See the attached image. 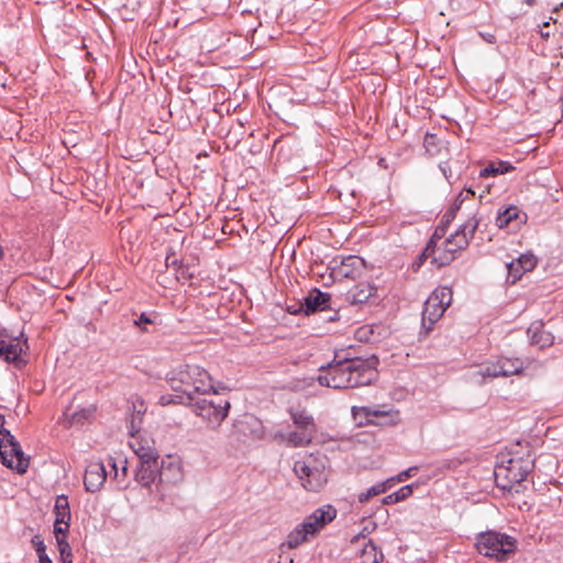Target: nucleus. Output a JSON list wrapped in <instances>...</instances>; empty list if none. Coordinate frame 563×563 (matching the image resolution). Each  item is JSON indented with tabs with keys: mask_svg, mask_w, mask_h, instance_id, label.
<instances>
[{
	"mask_svg": "<svg viewBox=\"0 0 563 563\" xmlns=\"http://www.w3.org/2000/svg\"><path fill=\"white\" fill-rule=\"evenodd\" d=\"M377 358L371 357L367 360L360 357H344L334 360L327 366H321L323 374L317 378L321 386L342 389V388H356L372 384L376 377Z\"/></svg>",
	"mask_w": 563,
	"mask_h": 563,
	"instance_id": "nucleus-1",
	"label": "nucleus"
},
{
	"mask_svg": "<svg viewBox=\"0 0 563 563\" xmlns=\"http://www.w3.org/2000/svg\"><path fill=\"white\" fill-rule=\"evenodd\" d=\"M481 221L482 219L476 214L470 217L454 234L443 242L442 247H438L437 242L443 238L444 230L437 228L423 250L421 257H431L432 263L437 264L439 267L449 265L455 258V253L464 250L468 245Z\"/></svg>",
	"mask_w": 563,
	"mask_h": 563,
	"instance_id": "nucleus-2",
	"label": "nucleus"
},
{
	"mask_svg": "<svg viewBox=\"0 0 563 563\" xmlns=\"http://www.w3.org/2000/svg\"><path fill=\"white\" fill-rule=\"evenodd\" d=\"M166 379L170 388L179 393L187 402L209 394L214 387L210 374L196 364H185L172 369Z\"/></svg>",
	"mask_w": 563,
	"mask_h": 563,
	"instance_id": "nucleus-3",
	"label": "nucleus"
},
{
	"mask_svg": "<svg viewBox=\"0 0 563 563\" xmlns=\"http://www.w3.org/2000/svg\"><path fill=\"white\" fill-rule=\"evenodd\" d=\"M187 406H190L192 412L206 421L211 429L221 426L231 407L229 399L220 396L214 388L209 394L187 402Z\"/></svg>",
	"mask_w": 563,
	"mask_h": 563,
	"instance_id": "nucleus-4",
	"label": "nucleus"
},
{
	"mask_svg": "<svg viewBox=\"0 0 563 563\" xmlns=\"http://www.w3.org/2000/svg\"><path fill=\"white\" fill-rule=\"evenodd\" d=\"M475 547L479 554L505 562L516 552L517 540L506 533L488 530L477 534Z\"/></svg>",
	"mask_w": 563,
	"mask_h": 563,
	"instance_id": "nucleus-5",
	"label": "nucleus"
},
{
	"mask_svg": "<svg viewBox=\"0 0 563 563\" xmlns=\"http://www.w3.org/2000/svg\"><path fill=\"white\" fill-rule=\"evenodd\" d=\"M533 468L530 457H511L507 464H500L495 470L496 485L509 493H520L521 483L525 482Z\"/></svg>",
	"mask_w": 563,
	"mask_h": 563,
	"instance_id": "nucleus-6",
	"label": "nucleus"
},
{
	"mask_svg": "<svg viewBox=\"0 0 563 563\" xmlns=\"http://www.w3.org/2000/svg\"><path fill=\"white\" fill-rule=\"evenodd\" d=\"M324 456L310 454L294 464V472L301 481V485L310 492L320 490L327 483Z\"/></svg>",
	"mask_w": 563,
	"mask_h": 563,
	"instance_id": "nucleus-7",
	"label": "nucleus"
},
{
	"mask_svg": "<svg viewBox=\"0 0 563 563\" xmlns=\"http://www.w3.org/2000/svg\"><path fill=\"white\" fill-rule=\"evenodd\" d=\"M3 424L4 417H0V460L8 468L23 474L29 467V457L24 455L20 443L9 430L3 428Z\"/></svg>",
	"mask_w": 563,
	"mask_h": 563,
	"instance_id": "nucleus-8",
	"label": "nucleus"
},
{
	"mask_svg": "<svg viewBox=\"0 0 563 563\" xmlns=\"http://www.w3.org/2000/svg\"><path fill=\"white\" fill-rule=\"evenodd\" d=\"M452 301V290L449 287H438L428 297L422 311V328L426 333L432 330Z\"/></svg>",
	"mask_w": 563,
	"mask_h": 563,
	"instance_id": "nucleus-9",
	"label": "nucleus"
},
{
	"mask_svg": "<svg viewBox=\"0 0 563 563\" xmlns=\"http://www.w3.org/2000/svg\"><path fill=\"white\" fill-rule=\"evenodd\" d=\"M525 368V362L520 358L500 357L496 362L487 363L481 371L482 377H508L520 374Z\"/></svg>",
	"mask_w": 563,
	"mask_h": 563,
	"instance_id": "nucleus-10",
	"label": "nucleus"
},
{
	"mask_svg": "<svg viewBox=\"0 0 563 563\" xmlns=\"http://www.w3.org/2000/svg\"><path fill=\"white\" fill-rule=\"evenodd\" d=\"M352 415L360 424H373L378 419H387V422H399L400 412L397 409L388 408L385 409L379 407H353Z\"/></svg>",
	"mask_w": 563,
	"mask_h": 563,
	"instance_id": "nucleus-11",
	"label": "nucleus"
},
{
	"mask_svg": "<svg viewBox=\"0 0 563 563\" xmlns=\"http://www.w3.org/2000/svg\"><path fill=\"white\" fill-rule=\"evenodd\" d=\"M365 269L364 261L358 256L344 257L341 263L332 268V277L338 280L344 278L356 279L362 276Z\"/></svg>",
	"mask_w": 563,
	"mask_h": 563,
	"instance_id": "nucleus-12",
	"label": "nucleus"
},
{
	"mask_svg": "<svg viewBox=\"0 0 563 563\" xmlns=\"http://www.w3.org/2000/svg\"><path fill=\"white\" fill-rule=\"evenodd\" d=\"M336 517V509L327 505L324 507L316 509L311 515L306 517L303 520V528L308 530L310 536H314L328 523H330Z\"/></svg>",
	"mask_w": 563,
	"mask_h": 563,
	"instance_id": "nucleus-13",
	"label": "nucleus"
},
{
	"mask_svg": "<svg viewBox=\"0 0 563 563\" xmlns=\"http://www.w3.org/2000/svg\"><path fill=\"white\" fill-rule=\"evenodd\" d=\"M331 296L328 292H322L318 289L310 291L300 303L299 311H303L305 314H310L316 311H324L330 308ZM298 310L292 311L297 313Z\"/></svg>",
	"mask_w": 563,
	"mask_h": 563,
	"instance_id": "nucleus-14",
	"label": "nucleus"
},
{
	"mask_svg": "<svg viewBox=\"0 0 563 563\" xmlns=\"http://www.w3.org/2000/svg\"><path fill=\"white\" fill-rule=\"evenodd\" d=\"M107 478L102 462H91L85 472L84 485L87 492L96 493L101 489Z\"/></svg>",
	"mask_w": 563,
	"mask_h": 563,
	"instance_id": "nucleus-15",
	"label": "nucleus"
},
{
	"mask_svg": "<svg viewBox=\"0 0 563 563\" xmlns=\"http://www.w3.org/2000/svg\"><path fill=\"white\" fill-rule=\"evenodd\" d=\"M27 349V342L20 340H7L1 335L0 356L7 362H16L20 355Z\"/></svg>",
	"mask_w": 563,
	"mask_h": 563,
	"instance_id": "nucleus-16",
	"label": "nucleus"
},
{
	"mask_svg": "<svg viewBox=\"0 0 563 563\" xmlns=\"http://www.w3.org/2000/svg\"><path fill=\"white\" fill-rule=\"evenodd\" d=\"M288 413L294 422V424L298 429H302L309 431L311 433H316L317 427L312 415L306 408L300 406L298 407H289Z\"/></svg>",
	"mask_w": 563,
	"mask_h": 563,
	"instance_id": "nucleus-17",
	"label": "nucleus"
},
{
	"mask_svg": "<svg viewBox=\"0 0 563 563\" xmlns=\"http://www.w3.org/2000/svg\"><path fill=\"white\" fill-rule=\"evenodd\" d=\"M527 334L531 345H537L541 349L553 344L554 338L550 332L544 331L543 324L540 322L532 323Z\"/></svg>",
	"mask_w": 563,
	"mask_h": 563,
	"instance_id": "nucleus-18",
	"label": "nucleus"
},
{
	"mask_svg": "<svg viewBox=\"0 0 563 563\" xmlns=\"http://www.w3.org/2000/svg\"><path fill=\"white\" fill-rule=\"evenodd\" d=\"M375 292L376 288L369 283H360L347 291L346 299L352 305H360L366 302Z\"/></svg>",
	"mask_w": 563,
	"mask_h": 563,
	"instance_id": "nucleus-19",
	"label": "nucleus"
},
{
	"mask_svg": "<svg viewBox=\"0 0 563 563\" xmlns=\"http://www.w3.org/2000/svg\"><path fill=\"white\" fill-rule=\"evenodd\" d=\"M181 468L178 463L174 462H162L161 470L157 473V481L159 484L163 483H177L181 479Z\"/></svg>",
	"mask_w": 563,
	"mask_h": 563,
	"instance_id": "nucleus-20",
	"label": "nucleus"
},
{
	"mask_svg": "<svg viewBox=\"0 0 563 563\" xmlns=\"http://www.w3.org/2000/svg\"><path fill=\"white\" fill-rule=\"evenodd\" d=\"M157 463L140 464L135 474V481L143 487H150L157 478L156 474Z\"/></svg>",
	"mask_w": 563,
	"mask_h": 563,
	"instance_id": "nucleus-21",
	"label": "nucleus"
},
{
	"mask_svg": "<svg viewBox=\"0 0 563 563\" xmlns=\"http://www.w3.org/2000/svg\"><path fill=\"white\" fill-rule=\"evenodd\" d=\"M515 169V166L507 161H495L489 162L486 167L481 169L479 177L486 178V177H495L498 175H504L507 173H510Z\"/></svg>",
	"mask_w": 563,
	"mask_h": 563,
	"instance_id": "nucleus-22",
	"label": "nucleus"
},
{
	"mask_svg": "<svg viewBox=\"0 0 563 563\" xmlns=\"http://www.w3.org/2000/svg\"><path fill=\"white\" fill-rule=\"evenodd\" d=\"M55 521L58 523L70 522L71 514L66 495H58L54 505Z\"/></svg>",
	"mask_w": 563,
	"mask_h": 563,
	"instance_id": "nucleus-23",
	"label": "nucleus"
},
{
	"mask_svg": "<svg viewBox=\"0 0 563 563\" xmlns=\"http://www.w3.org/2000/svg\"><path fill=\"white\" fill-rule=\"evenodd\" d=\"M314 433L309 431L299 429L297 431H291L285 437V441L288 445L298 448L305 446L311 443Z\"/></svg>",
	"mask_w": 563,
	"mask_h": 563,
	"instance_id": "nucleus-24",
	"label": "nucleus"
},
{
	"mask_svg": "<svg viewBox=\"0 0 563 563\" xmlns=\"http://www.w3.org/2000/svg\"><path fill=\"white\" fill-rule=\"evenodd\" d=\"M383 558L382 551L371 540L363 545L360 552L361 563H380Z\"/></svg>",
	"mask_w": 563,
	"mask_h": 563,
	"instance_id": "nucleus-25",
	"label": "nucleus"
},
{
	"mask_svg": "<svg viewBox=\"0 0 563 563\" xmlns=\"http://www.w3.org/2000/svg\"><path fill=\"white\" fill-rule=\"evenodd\" d=\"M310 533L306 528H303V523L298 525L287 537L285 544L289 549H296L306 542L309 538Z\"/></svg>",
	"mask_w": 563,
	"mask_h": 563,
	"instance_id": "nucleus-26",
	"label": "nucleus"
},
{
	"mask_svg": "<svg viewBox=\"0 0 563 563\" xmlns=\"http://www.w3.org/2000/svg\"><path fill=\"white\" fill-rule=\"evenodd\" d=\"M519 209L516 206H509L503 211H499L496 217V225L499 229L508 227L511 222L519 219Z\"/></svg>",
	"mask_w": 563,
	"mask_h": 563,
	"instance_id": "nucleus-27",
	"label": "nucleus"
},
{
	"mask_svg": "<svg viewBox=\"0 0 563 563\" xmlns=\"http://www.w3.org/2000/svg\"><path fill=\"white\" fill-rule=\"evenodd\" d=\"M131 446L139 456L140 464L157 463L158 454L155 449L145 448L140 443L132 444Z\"/></svg>",
	"mask_w": 563,
	"mask_h": 563,
	"instance_id": "nucleus-28",
	"label": "nucleus"
},
{
	"mask_svg": "<svg viewBox=\"0 0 563 563\" xmlns=\"http://www.w3.org/2000/svg\"><path fill=\"white\" fill-rule=\"evenodd\" d=\"M413 492V485H406L399 488L397 492L389 494L383 498L384 505H393L407 499Z\"/></svg>",
	"mask_w": 563,
	"mask_h": 563,
	"instance_id": "nucleus-29",
	"label": "nucleus"
},
{
	"mask_svg": "<svg viewBox=\"0 0 563 563\" xmlns=\"http://www.w3.org/2000/svg\"><path fill=\"white\" fill-rule=\"evenodd\" d=\"M389 487V481H386V482H383V483H378V484H375L373 485L372 487H369L367 490L365 492H362L360 495H358V501L360 503H366L372 497L374 496H377V495H380L383 493H385L387 490V488Z\"/></svg>",
	"mask_w": 563,
	"mask_h": 563,
	"instance_id": "nucleus-30",
	"label": "nucleus"
},
{
	"mask_svg": "<svg viewBox=\"0 0 563 563\" xmlns=\"http://www.w3.org/2000/svg\"><path fill=\"white\" fill-rule=\"evenodd\" d=\"M537 263V257L531 253L522 254L517 258V265L521 267V273L531 272Z\"/></svg>",
	"mask_w": 563,
	"mask_h": 563,
	"instance_id": "nucleus-31",
	"label": "nucleus"
},
{
	"mask_svg": "<svg viewBox=\"0 0 563 563\" xmlns=\"http://www.w3.org/2000/svg\"><path fill=\"white\" fill-rule=\"evenodd\" d=\"M475 192L472 189L466 190V192H460L455 202L452 207L446 211L445 217L455 218L457 210L461 208L462 202L467 199L470 196L474 197Z\"/></svg>",
	"mask_w": 563,
	"mask_h": 563,
	"instance_id": "nucleus-32",
	"label": "nucleus"
},
{
	"mask_svg": "<svg viewBox=\"0 0 563 563\" xmlns=\"http://www.w3.org/2000/svg\"><path fill=\"white\" fill-rule=\"evenodd\" d=\"M475 192L472 189L466 190V192H460L455 202L452 207L446 211L445 217L455 218L457 210L461 208L462 202L467 199L470 196L474 197Z\"/></svg>",
	"mask_w": 563,
	"mask_h": 563,
	"instance_id": "nucleus-33",
	"label": "nucleus"
},
{
	"mask_svg": "<svg viewBox=\"0 0 563 563\" xmlns=\"http://www.w3.org/2000/svg\"><path fill=\"white\" fill-rule=\"evenodd\" d=\"M475 192L472 189L466 190V192H460L455 202L452 207L446 211L445 217L455 218L457 210L461 208L462 202L467 199L470 196L474 197Z\"/></svg>",
	"mask_w": 563,
	"mask_h": 563,
	"instance_id": "nucleus-34",
	"label": "nucleus"
},
{
	"mask_svg": "<svg viewBox=\"0 0 563 563\" xmlns=\"http://www.w3.org/2000/svg\"><path fill=\"white\" fill-rule=\"evenodd\" d=\"M508 267V280L515 284L525 273H521V267L517 265V260L507 264Z\"/></svg>",
	"mask_w": 563,
	"mask_h": 563,
	"instance_id": "nucleus-35",
	"label": "nucleus"
},
{
	"mask_svg": "<svg viewBox=\"0 0 563 563\" xmlns=\"http://www.w3.org/2000/svg\"><path fill=\"white\" fill-rule=\"evenodd\" d=\"M132 407H133V413H132L131 423H132V428H134L136 421H137V423H140L142 421V416L146 409L144 407L143 401L139 402V400L133 401Z\"/></svg>",
	"mask_w": 563,
	"mask_h": 563,
	"instance_id": "nucleus-36",
	"label": "nucleus"
},
{
	"mask_svg": "<svg viewBox=\"0 0 563 563\" xmlns=\"http://www.w3.org/2000/svg\"><path fill=\"white\" fill-rule=\"evenodd\" d=\"M159 404L162 406H167L170 404H181L187 406V400H184L181 398V395L179 393H176L175 395H163L159 397Z\"/></svg>",
	"mask_w": 563,
	"mask_h": 563,
	"instance_id": "nucleus-37",
	"label": "nucleus"
},
{
	"mask_svg": "<svg viewBox=\"0 0 563 563\" xmlns=\"http://www.w3.org/2000/svg\"><path fill=\"white\" fill-rule=\"evenodd\" d=\"M70 522L67 523H58L57 521H54V534L56 538V541L65 540L69 530Z\"/></svg>",
	"mask_w": 563,
	"mask_h": 563,
	"instance_id": "nucleus-38",
	"label": "nucleus"
},
{
	"mask_svg": "<svg viewBox=\"0 0 563 563\" xmlns=\"http://www.w3.org/2000/svg\"><path fill=\"white\" fill-rule=\"evenodd\" d=\"M154 321L152 318L146 313L142 312L137 319L133 321V324L137 327L142 332H147V325L152 324Z\"/></svg>",
	"mask_w": 563,
	"mask_h": 563,
	"instance_id": "nucleus-39",
	"label": "nucleus"
},
{
	"mask_svg": "<svg viewBox=\"0 0 563 563\" xmlns=\"http://www.w3.org/2000/svg\"><path fill=\"white\" fill-rule=\"evenodd\" d=\"M90 415H91V410L90 409H82L80 411L74 412L70 416L69 422H70V424L82 423L86 419L89 418Z\"/></svg>",
	"mask_w": 563,
	"mask_h": 563,
	"instance_id": "nucleus-40",
	"label": "nucleus"
},
{
	"mask_svg": "<svg viewBox=\"0 0 563 563\" xmlns=\"http://www.w3.org/2000/svg\"><path fill=\"white\" fill-rule=\"evenodd\" d=\"M416 472H417V467L416 466L409 467L408 470L400 472L396 477H393V478L388 479L389 481V485L391 483H394V482H404L408 477L415 475Z\"/></svg>",
	"mask_w": 563,
	"mask_h": 563,
	"instance_id": "nucleus-41",
	"label": "nucleus"
},
{
	"mask_svg": "<svg viewBox=\"0 0 563 563\" xmlns=\"http://www.w3.org/2000/svg\"><path fill=\"white\" fill-rule=\"evenodd\" d=\"M56 542H57V548H58L60 556H65V558L73 556L71 548L66 539L65 540L63 539V540H59Z\"/></svg>",
	"mask_w": 563,
	"mask_h": 563,
	"instance_id": "nucleus-42",
	"label": "nucleus"
},
{
	"mask_svg": "<svg viewBox=\"0 0 563 563\" xmlns=\"http://www.w3.org/2000/svg\"><path fill=\"white\" fill-rule=\"evenodd\" d=\"M32 544L35 548L37 555H42L46 553V545L44 541L40 538V536H34L32 538Z\"/></svg>",
	"mask_w": 563,
	"mask_h": 563,
	"instance_id": "nucleus-43",
	"label": "nucleus"
},
{
	"mask_svg": "<svg viewBox=\"0 0 563 563\" xmlns=\"http://www.w3.org/2000/svg\"><path fill=\"white\" fill-rule=\"evenodd\" d=\"M166 266L179 268V267H181V263L175 257L174 254H167L166 255Z\"/></svg>",
	"mask_w": 563,
	"mask_h": 563,
	"instance_id": "nucleus-44",
	"label": "nucleus"
},
{
	"mask_svg": "<svg viewBox=\"0 0 563 563\" xmlns=\"http://www.w3.org/2000/svg\"><path fill=\"white\" fill-rule=\"evenodd\" d=\"M388 420L387 419H378L377 421H375V423H373L374 426H396L398 424L399 422H387Z\"/></svg>",
	"mask_w": 563,
	"mask_h": 563,
	"instance_id": "nucleus-45",
	"label": "nucleus"
},
{
	"mask_svg": "<svg viewBox=\"0 0 563 563\" xmlns=\"http://www.w3.org/2000/svg\"><path fill=\"white\" fill-rule=\"evenodd\" d=\"M109 464L111 465V467L113 468L114 471V475L118 476L119 475V472H118V463L114 459H110L109 461Z\"/></svg>",
	"mask_w": 563,
	"mask_h": 563,
	"instance_id": "nucleus-46",
	"label": "nucleus"
},
{
	"mask_svg": "<svg viewBox=\"0 0 563 563\" xmlns=\"http://www.w3.org/2000/svg\"><path fill=\"white\" fill-rule=\"evenodd\" d=\"M38 562L40 563H53L46 553L38 555Z\"/></svg>",
	"mask_w": 563,
	"mask_h": 563,
	"instance_id": "nucleus-47",
	"label": "nucleus"
},
{
	"mask_svg": "<svg viewBox=\"0 0 563 563\" xmlns=\"http://www.w3.org/2000/svg\"><path fill=\"white\" fill-rule=\"evenodd\" d=\"M122 463V474L125 475L126 474V470H128V466H126V460H123L121 461Z\"/></svg>",
	"mask_w": 563,
	"mask_h": 563,
	"instance_id": "nucleus-48",
	"label": "nucleus"
},
{
	"mask_svg": "<svg viewBox=\"0 0 563 563\" xmlns=\"http://www.w3.org/2000/svg\"><path fill=\"white\" fill-rule=\"evenodd\" d=\"M71 558H73V556H67V558H65V556H60V559H62V562H63V563H73Z\"/></svg>",
	"mask_w": 563,
	"mask_h": 563,
	"instance_id": "nucleus-49",
	"label": "nucleus"
},
{
	"mask_svg": "<svg viewBox=\"0 0 563 563\" xmlns=\"http://www.w3.org/2000/svg\"><path fill=\"white\" fill-rule=\"evenodd\" d=\"M540 34H541V36H542L543 38H549V37H550V33H549L548 31H544V32H543V31H541V32H540Z\"/></svg>",
	"mask_w": 563,
	"mask_h": 563,
	"instance_id": "nucleus-50",
	"label": "nucleus"
},
{
	"mask_svg": "<svg viewBox=\"0 0 563 563\" xmlns=\"http://www.w3.org/2000/svg\"><path fill=\"white\" fill-rule=\"evenodd\" d=\"M525 2L531 7L536 3V0H525Z\"/></svg>",
	"mask_w": 563,
	"mask_h": 563,
	"instance_id": "nucleus-51",
	"label": "nucleus"
},
{
	"mask_svg": "<svg viewBox=\"0 0 563 563\" xmlns=\"http://www.w3.org/2000/svg\"><path fill=\"white\" fill-rule=\"evenodd\" d=\"M4 256V251H3V247L0 245V260L3 258Z\"/></svg>",
	"mask_w": 563,
	"mask_h": 563,
	"instance_id": "nucleus-52",
	"label": "nucleus"
},
{
	"mask_svg": "<svg viewBox=\"0 0 563 563\" xmlns=\"http://www.w3.org/2000/svg\"><path fill=\"white\" fill-rule=\"evenodd\" d=\"M453 218L451 217H445V214L443 216V220H445L446 222H450Z\"/></svg>",
	"mask_w": 563,
	"mask_h": 563,
	"instance_id": "nucleus-53",
	"label": "nucleus"
},
{
	"mask_svg": "<svg viewBox=\"0 0 563 563\" xmlns=\"http://www.w3.org/2000/svg\"><path fill=\"white\" fill-rule=\"evenodd\" d=\"M336 314H338V313L335 312V313H334V317H330V318H329V320H331V321H332V320H335V319H336Z\"/></svg>",
	"mask_w": 563,
	"mask_h": 563,
	"instance_id": "nucleus-54",
	"label": "nucleus"
},
{
	"mask_svg": "<svg viewBox=\"0 0 563 563\" xmlns=\"http://www.w3.org/2000/svg\"><path fill=\"white\" fill-rule=\"evenodd\" d=\"M442 170H443V174L445 175V177L448 178L446 170L444 168H442Z\"/></svg>",
	"mask_w": 563,
	"mask_h": 563,
	"instance_id": "nucleus-55",
	"label": "nucleus"
},
{
	"mask_svg": "<svg viewBox=\"0 0 563 563\" xmlns=\"http://www.w3.org/2000/svg\"><path fill=\"white\" fill-rule=\"evenodd\" d=\"M560 7H563V2H562V3H560Z\"/></svg>",
	"mask_w": 563,
	"mask_h": 563,
	"instance_id": "nucleus-56",
	"label": "nucleus"
},
{
	"mask_svg": "<svg viewBox=\"0 0 563 563\" xmlns=\"http://www.w3.org/2000/svg\"><path fill=\"white\" fill-rule=\"evenodd\" d=\"M0 417H3L2 415H0Z\"/></svg>",
	"mask_w": 563,
	"mask_h": 563,
	"instance_id": "nucleus-57",
	"label": "nucleus"
}]
</instances>
